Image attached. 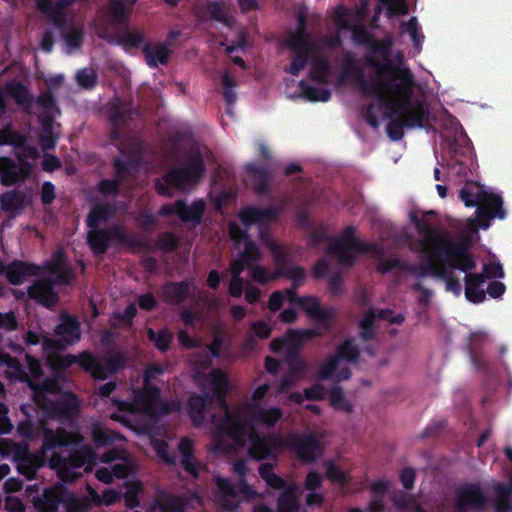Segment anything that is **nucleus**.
<instances>
[{
	"label": "nucleus",
	"mask_w": 512,
	"mask_h": 512,
	"mask_svg": "<svg viewBox=\"0 0 512 512\" xmlns=\"http://www.w3.org/2000/svg\"><path fill=\"white\" fill-rule=\"evenodd\" d=\"M47 352L45 364L49 369L50 376L40 384H74L70 379V373L74 366L82 369L95 380H106L115 375L126 366V357L121 352H113L109 356H99L88 350L78 355H61L59 351L45 350Z\"/></svg>",
	"instance_id": "f257e3e1"
},
{
	"label": "nucleus",
	"mask_w": 512,
	"mask_h": 512,
	"mask_svg": "<svg viewBox=\"0 0 512 512\" xmlns=\"http://www.w3.org/2000/svg\"><path fill=\"white\" fill-rule=\"evenodd\" d=\"M416 80L413 73L398 82H388L383 97H376L387 117H400L406 128H423L429 124L430 111L420 100H412Z\"/></svg>",
	"instance_id": "f03ea898"
},
{
	"label": "nucleus",
	"mask_w": 512,
	"mask_h": 512,
	"mask_svg": "<svg viewBox=\"0 0 512 512\" xmlns=\"http://www.w3.org/2000/svg\"><path fill=\"white\" fill-rule=\"evenodd\" d=\"M183 164L180 167H171L163 176V181L156 179L154 187L158 195L172 196V188L182 190L196 185L205 173L203 154L198 147H191L184 151Z\"/></svg>",
	"instance_id": "7ed1b4c3"
},
{
	"label": "nucleus",
	"mask_w": 512,
	"mask_h": 512,
	"mask_svg": "<svg viewBox=\"0 0 512 512\" xmlns=\"http://www.w3.org/2000/svg\"><path fill=\"white\" fill-rule=\"evenodd\" d=\"M439 252L444 255V260H441L440 271H443L445 275L437 276L436 279L445 281L446 291L453 293L455 296H460L462 285L460 280L453 274V270L465 273L470 272L476 268V260L469 252L466 243H439L433 250V255H438Z\"/></svg>",
	"instance_id": "20e7f679"
},
{
	"label": "nucleus",
	"mask_w": 512,
	"mask_h": 512,
	"mask_svg": "<svg viewBox=\"0 0 512 512\" xmlns=\"http://www.w3.org/2000/svg\"><path fill=\"white\" fill-rule=\"evenodd\" d=\"M459 198L467 207H476V219L482 229H488L491 220L506 218L503 199L499 194L487 192L476 182L466 183L459 191Z\"/></svg>",
	"instance_id": "39448f33"
},
{
	"label": "nucleus",
	"mask_w": 512,
	"mask_h": 512,
	"mask_svg": "<svg viewBox=\"0 0 512 512\" xmlns=\"http://www.w3.org/2000/svg\"><path fill=\"white\" fill-rule=\"evenodd\" d=\"M113 243L128 248L145 246L134 233H129L125 226L113 225L109 228H90L87 233V244L94 255L105 254Z\"/></svg>",
	"instance_id": "423d86ee"
},
{
	"label": "nucleus",
	"mask_w": 512,
	"mask_h": 512,
	"mask_svg": "<svg viewBox=\"0 0 512 512\" xmlns=\"http://www.w3.org/2000/svg\"><path fill=\"white\" fill-rule=\"evenodd\" d=\"M350 250L368 254L381 253L377 244L357 239L354 226H347L339 238H333L328 246L327 253L335 256L339 265L352 267L356 262V257L349 252Z\"/></svg>",
	"instance_id": "0eeeda50"
},
{
	"label": "nucleus",
	"mask_w": 512,
	"mask_h": 512,
	"mask_svg": "<svg viewBox=\"0 0 512 512\" xmlns=\"http://www.w3.org/2000/svg\"><path fill=\"white\" fill-rule=\"evenodd\" d=\"M298 25L286 41V47L291 52V62L285 67V72L292 76H299L315 53V45L306 33V18L299 14Z\"/></svg>",
	"instance_id": "6e6552de"
},
{
	"label": "nucleus",
	"mask_w": 512,
	"mask_h": 512,
	"mask_svg": "<svg viewBox=\"0 0 512 512\" xmlns=\"http://www.w3.org/2000/svg\"><path fill=\"white\" fill-rule=\"evenodd\" d=\"M213 393L220 398V404L225 411L224 418L216 425L221 436H227L235 445L242 446L247 433V423L238 413L230 412L225 397L233 386H211Z\"/></svg>",
	"instance_id": "1a4fd4ad"
},
{
	"label": "nucleus",
	"mask_w": 512,
	"mask_h": 512,
	"mask_svg": "<svg viewBox=\"0 0 512 512\" xmlns=\"http://www.w3.org/2000/svg\"><path fill=\"white\" fill-rule=\"evenodd\" d=\"M26 367L19 361L7 353L0 354V366L6 367V375L10 380H19L24 384H39L44 376L42 362L30 355H25Z\"/></svg>",
	"instance_id": "9d476101"
},
{
	"label": "nucleus",
	"mask_w": 512,
	"mask_h": 512,
	"mask_svg": "<svg viewBox=\"0 0 512 512\" xmlns=\"http://www.w3.org/2000/svg\"><path fill=\"white\" fill-rule=\"evenodd\" d=\"M345 78L352 79L363 95L383 97L384 88L387 81L378 78L374 83H370L366 77L364 70L357 64L354 54L347 51L343 55L342 72L338 78L340 84L345 82Z\"/></svg>",
	"instance_id": "9b49d317"
},
{
	"label": "nucleus",
	"mask_w": 512,
	"mask_h": 512,
	"mask_svg": "<svg viewBox=\"0 0 512 512\" xmlns=\"http://www.w3.org/2000/svg\"><path fill=\"white\" fill-rule=\"evenodd\" d=\"M60 321L54 329L57 339L44 337L42 346L44 350L64 351L81 339V324L70 314H61Z\"/></svg>",
	"instance_id": "f8f14e48"
},
{
	"label": "nucleus",
	"mask_w": 512,
	"mask_h": 512,
	"mask_svg": "<svg viewBox=\"0 0 512 512\" xmlns=\"http://www.w3.org/2000/svg\"><path fill=\"white\" fill-rule=\"evenodd\" d=\"M133 392V400L116 401L118 410L123 412H139L157 419V410L160 401V387L142 386L141 389L133 390Z\"/></svg>",
	"instance_id": "ddd939ff"
},
{
	"label": "nucleus",
	"mask_w": 512,
	"mask_h": 512,
	"mask_svg": "<svg viewBox=\"0 0 512 512\" xmlns=\"http://www.w3.org/2000/svg\"><path fill=\"white\" fill-rule=\"evenodd\" d=\"M489 498L478 483H464L455 491V509L457 512H484Z\"/></svg>",
	"instance_id": "4468645a"
},
{
	"label": "nucleus",
	"mask_w": 512,
	"mask_h": 512,
	"mask_svg": "<svg viewBox=\"0 0 512 512\" xmlns=\"http://www.w3.org/2000/svg\"><path fill=\"white\" fill-rule=\"evenodd\" d=\"M248 455L256 461L275 460L284 447V439L273 434L260 435L253 432L249 436Z\"/></svg>",
	"instance_id": "2eb2a0df"
},
{
	"label": "nucleus",
	"mask_w": 512,
	"mask_h": 512,
	"mask_svg": "<svg viewBox=\"0 0 512 512\" xmlns=\"http://www.w3.org/2000/svg\"><path fill=\"white\" fill-rule=\"evenodd\" d=\"M82 442L83 437L79 433L69 432L62 427L57 429L44 428L40 450L44 455L47 451H55L57 449L74 451Z\"/></svg>",
	"instance_id": "dca6fc26"
},
{
	"label": "nucleus",
	"mask_w": 512,
	"mask_h": 512,
	"mask_svg": "<svg viewBox=\"0 0 512 512\" xmlns=\"http://www.w3.org/2000/svg\"><path fill=\"white\" fill-rule=\"evenodd\" d=\"M284 447L296 452L303 463H313L322 454L319 439L314 434H290L284 440Z\"/></svg>",
	"instance_id": "f3484780"
},
{
	"label": "nucleus",
	"mask_w": 512,
	"mask_h": 512,
	"mask_svg": "<svg viewBox=\"0 0 512 512\" xmlns=\"http://www.w3.org/2000/svg\"><path fill=\"white\" fill-rule=\"evenodd\" d=\"M215 484L220 494L219 504L226 511H236L238 509V504L230 498L243 495L247 499H250L255 494L246 479H240L237 487L230 479L217 476L215 477Z\"/></svg>",
	"instance_id": "a211bd4d"
},
{
	"label": "nucleus",
	"mask_w": 512,
	"mask_h": 512,
	"mask_svg": "<svg viewBox=\"0 0 512 512\" xmlns=\"http://www.w3.org/2000/svg\"><path fill=\"white\" fill-rule=\"evenodd\" d=\"M472 153L471 142L465 136L463 143L453 139L449 143L447 150L448 157L442 156V160L445 161V166L453 171L457 176H466L469 167L468 162L470 161Z\"/></svg>",
	"instance_id": "6ab92c4d"
},
{
	"label": "nucleus",
	"mask_w": 512,
	"mask_h": 512,
	"mask_svg": "<svg viewBox=\"0 0 512 512\" xmlns=\"http://www.w3.org/2000/svg\"><path fill=\"white\" fill-rule=\"evenodd\" d=\"M14 461L17 466L18 472L25 476L28 480H34L37 471L45 463V455L39 450L37 453H32L27 444L17 447L14 453Z\"/></svg>",
	"instance_id": "aec40b11"
},
{
	"label": "nucleus",
	"mask_w": 512,
	"mask_h": 512,
	"mask_svg": "<svg viewBox=\"0 0 512 512\" xmlns=\"http://www.w3.org/2000/svg\"><path fill=\"white\" fill-rule=\"evenodd\" d=\"M486 340L487 335L483 332L471 333L469 357L475 370L485 375H492L496 372V365L487 359L484 351L482 350V346Z\"/></svg>",
	"instance_id": "412c9836"
},
{
	"label": "nucleus",
	"mask_w": 512,
	"mask_h": 512,
	"mask_svg": "<svg viewBox=\"0 0 512 512\" xmlns=\"http://www.w3.org/2000/svg\"><path fill=\"white\" fill-rule=\"evenodd\" d=\"M283 364L286 366V376L278 384H294L309 373L308 363L301 355V350L291 348L287 355H283Z\"/></svg>",
	"instance_id": "4be33fe9"
},
{
	"label": "nucleus",
	"mask_w": 512,
	"mask_h": 512,
	"mask_svg": "<svg viewBox=\"0 0 512 512\" xmlns=\"http://www.w3.org/2000/svg\"><path fill=\"white\" fill-rule=\"evenodd\" d=\"M281 210L278 207L258 208L247 206L242 208L238 213V218L246 227L257 225L258 228L267 227L271 222L276 220Z\"/></svg>",
	"instance_id": "5701e85b"
},
{
	"label": "nucleus",
	"mask_w": 512,
	"mask_h": 512,
	"mask_svg": "<svg viewBox=\"0 0 512 512\" xmlns=\"http://www.w3.org/2000/svg\"><path fill=\"white\" fill-rule=\"evenodd\" d=\"M434 249H424L427 253V260L422 264L406 263L404 262L403 272L413 275L417 279L427 276L437 278V276H444V272L440 271L441 260H444V255L440 252L438 255H433Z\"/></svg>",
	"instance_id": "b1692460"
},
{
	"label": "nucleus",
	"mask_w": 512,
	"mask_h": 512,
	"mask_svg": "<svg viewBox=\"0 0 512 512\" xmlns=\"http://www.w3.org/2000/svg\"><path fill=\"white\" fill-rule=\"evenodd\" d=\"M27 296L45 308H53L59 302V296L54 290L53 282L46 279H38L27 288Z\"/></svg>",
	"instance_id": "393cba45"
},
{
	"label": "nucleus",
	"mask_w": 512,
	"mask_h": 512,
	"mask_svg": "<svg viewBox=\"0 0 512 512\" xmlns=\"http://www.w3.org/2000/svg\"><path fill=\"white\" fill-rule=\"evenodd\" d=\"M365 64L373 67L376 74L381 76L389 77L387 82H398L408 76L412 71L407 67H402L399 64H394L391 61L381 63L373 54H366L364 56Z\"/></svg>",
	"instance_id": "a878e982"
},
{
	"label": "nucleus",
	"mask_w": 512,
	"mask_h": 512,
	"mask_svg": "<svg viewBox=\"0 0 512 512\" xmlns=\"http://www.w3.org/2000/svg\"><path fill=\"white\" fill-rule=\"evenodd\" d=\"M40 272L39 265L16 259L8 264L6 278L12 285H21L28 277L38 276Z\"/></svg>",
	"instance_id": "bb28decb"
},
{
	"label": "nucleus",
	"mask_w": 512,
	"mask_h": 512,
	"mask_svg": "<svg viewBox=\"0 0 512 512\" xmlns=\"http://www.w3.org/2000/svg\"><path fill=\"white\" fill-rule=\"evenodd\" d=\"M66 489L62 486L46 488L42 495L35 498L34 505L38 512H57L63 504Z\"/></svg>",
	"instance_id": "cd10ccee"
},
{
	"label": "nucleus",
	"mask_w": 512,
	"mask_h": 512,
	"mask_svg": "<svg viewBox=\"0 0 512 512\" xmlns=\"http://www.w3.org/2000/svg\"><path fill=\"white\" fill-rule=\"evenodd\" d=\"M247 173L254 177L253 189L257 195H266L270 191L272 173L264 163L250 162L245 165Z\"/></svg>",
	"instance_id": "c85d7f7f"
},
{
	"label": "nucleus",
	"mask_w": 512,
	"mask_h": 512,
	"mask_svg": "<svg viewBox=\"0 0 512 512\" xmlns=\"http://www.w3.org/2000/svg\"><path fill=\"white\" fill-rule=\"evenodd\" d=\"M351 377L350 368L341 363L334 355L321 364L318 369V378L320 380H334L337 384L340 381L349 380Z\"/></svg>",
	"instance_id": "c756f323"
},
{
	"label": "nucleus",
	"mask_w": 512,
	"mask_h": 512,
	"mask_svg": "<svg viewBox=\"0 0 512 512\" xmlns=\"http://www.w3.org/2000/svg\"><path fill=\"white\" fill-rule=\"evenodd\" d=\"M190 294V285L187 281H168L160 290L162 300L169 305L182 304Z\"/></svg>",
	"instance_id": "7c9ffc66"
},
{
	"label": "nucleus",
	"mask_w": 512,
	"mask_h": 512,
	"mask_svg": "<svg viewBox=\"0 0 512 512\" xmlns=\"http://www.w3.org/2000/svg\"><path fill=\"white\" fill-rule=\"evenodd\" d=\"M206 203L203 199H197L188 205L184 199L177 200L178 218L183 223L199 225L205 213Z\"/></svg>",
	"instance_id": "2f4dec72"
},
{
	"label": "nucleus",
	"mask_w": 512,
	"mask_h": 512,
	"mask_svg": "<svg viewBox=\"0 0 512 512\" xmlns=\"http://www.w3.org/2000/svg\"><path fill=\"white\" fill-rule=\"evenodd\" d=\"M187 505L188 500L184 496L161 490L152 504V509L161 512H184Z\"/></svg>",
	"instance_id": "473e14b6"
},
{
	"label": "nucleus",
	"mask_w": 512,
	"mask_h": 512,
	"mask_svg": "<svg viewBox=\"0 0 512 512\" xmlns=\"http://www.w3.org/2000/svg\"><path fill=\"white\" fill-rule=\"evenodd\" d=\"M178 451L181 455L180 465L192 478L199 477L200 464L194 457V444L192 440L184 437L178 443Z\"/></svg>",
	"instance_id": "72a5a7b5"
},
{
	"label": "nucleus",
	"mask_w": 512,
	"mask_h": 512,
	"mask_svg": "<svg viewBox=\"0 0 512 512\" xmlns=\"http://www.w3.org/2000/svg\"><path fill=\"white\" fill-rule=\"evenodd\" d=\"M27 205V196L21 190L14 189L0 195V208L11 217H15Z\"/></svg>",
	"instance_id": "f704fd0d"
},
{
	"label": "nucleus",
	"mask_w": 512,
	"mask_h": 512,
	"mask_svg": "<svg viewBox=\"0 0 512 512\" xmlns=\"http://www.w3.org/2000/svg\"><path fill=\"white\" fill-rule=\"evenodd\" d=\"M19 165L16 161L7 156L0 157V183L3 186H12L19 182L28 180L23 174L18 172Z\"/></svg>",
	"instance_id": "c9c22d12"
},
{
	"label": "nucleus",
	"mask_w": 512,
	"mask_h": 512,
	"mask_svg": "<svg viewBox=\"0 0 512 512\" xmlns=\"http://www.w3.org/2000/svg\"><path fill=\"white\" fill-rule=\"evenodd\" d=\"M464 281L466 299L475 304L482 303L486 299V292L481 288L485 283L484 277L478 273L467 272Z\"/></svg>",
	"instance_id": "e433bc0d"
},
{
	"label": "nucleus",
	"mask_w": 512,
	"mask_h": 512,
	"mask_svg": "<svg viewBox=\"0 0 512 512\" xmlns=\"http://www.w3.org/2000/svg\"><path fill=\"white\" fill-rule=\"evenodd\" d=\"M284 412L279 407H258L255 406L250 411L251 419L257 424L273 427L275 426L283 417Z\"/></svg>",
	"instance_id": "4c0bfd02"
},
{
	"label": "nucleus",
	"mask_w": 512,
	"mask_h": 512,
	"mask_svg": "<svg viewBox=\"0 0 512 512\" xmlns=\"http://www.w3.org/2000/svg\"><path fill=\"white\" fill-rule=\"evenodd\" d=\"M15 157L17 159V165H19L18 172L27 177L28 179L31 177L33 173V164L29 162L30 159L35 160L38 158L39 153L38 150L26 143L23 146H19L15 148Z\"/></svg>",
	"instance_id": "58836bf2"
},
{
	"label": "nucleus",
	"mask_w": 512,
	"mask_h": 512,
	"mask_svg": "<svg viewBox=\"0 0 512 512\" xmlns=\"http://www.w3.org/2000/svg\"><path fill=\"white\" fill-rule=\"evenodd\" d=\"M115 214L116 208L114 204L98 203L90 209L85 222L88 228H97L100 222L108 221L113 218Z\"/></svg>",
	"instance_id": "ea45409f"
},
{
	"label": "nucleus",
	"mask_w": 512,
	"mask_h": 512,
	"mask_svg": "<svg viewBox=\"0 0 512 512\" xmlns=\"http://www.w3.org/2000/svg\"><path fill=\"white\" fill-rule=\"evenodd\" d=\"M210 402L209 395L200 396L193 394L187 401V413L195 426H199L205 419V408Z\"/></svg>",
	"instance_id": "a19ab883"
},
{
	"label": "nucleus",
	"mask_w": 512,
	"mask_h": 512,
	"mask_svg": "<svg viewBox=\"0 0 512 512\" xmlns=\"http://www.w3.org/2000/svg\"><path fill=\"white\" fill-rule=\"evenodd\" d=\"M142 52L150 68H156L158 64L166 65L170 56V51L164 44L152 46L149 43H145L142 47Z\"/></svg>",
	"instance_id": "79ce46f5"
},
{
	"label": "nucleus",
	"mask_w": 512,
	"mask_h": 512,
	"mask_svg": "<svg viewBox=\"0 0 512 512\" xmlns=\"http://www.w3.org/2000/svg\"><path fill=\"white\" fill-rule=\"evenodd\" d=\"M277 512H299L300 501L297 495L296 486L285 488L277 498Z\"/></svg>",
	"instance_id": "37998d69"
},
{
	"label": "nucleus",
	"mask_w": 512,
	"mask_h": 512,
	"mask_svg": "<svg viewBox=\"0 0 512 512\" xmlns=\"http://www.w3.org/2000/svg\"><path fill=\"white\" fill-rule=\"evenodd\" d=\"M68 452L67 457H61L57 453H53L51 462L61 463L63 465L68 464L74 468H80L85 464L86 458L91 454L88 448L81 447V445L76 450Z\"/></svg>",
	"instance_id": "c03bdc74"
},
{
	"label": "nucleus",
	"mask_w": 512,
	"mask_h": 512,
	"mask_svg": "<svg viewBox=\"0 0 512 512\" xmlns=\"http://www.w3.org/2000/svg\"><path fill=\"white\" fill-rule=\"evenodd\" d=\"M38 11L50 18L54 25L63 29L67 22L64 11L58 10L52 6V0H34Z\"/></svg>",
	"instance_id": "a18cd8bd"
},
{
	"label": "nucleus",
	"mask_w": 512,
	"mask_h": 512,
	"mask_svg": "<svg viewBox=\"0 0 512 512\" xmlns=\"http://www.w3.org/2000/svg\"><path fill=\"white\" fill-rule=\"evenodd\" d=\"M7 92L12 97L18 106L29 109L33 102V96L30 94L28 88L21 82H11L6 86Z\"/></svg>",
	"instance_id": "49530a36"
},
{
	"label": "nucleus",
	"mask_w": 512,
	"mask_h": 512,
	"mask_svg": "<svg viewBox=\"0 0 512 512\" xmlns=\"http://www.w3.org/2000/svg\"><path fill=\"white\" fill-rule=\"evenodd\" d=\"M494 493L495 512H507L510 508V499L512 497V477L510 484L497 483L494 486Z\"/></svg>",
	"instance_id": "de8ad7c7"
},
{
	"label": "nucleus",
	"mask_w": 512,
	"mask_h": 512,
	"mask_svg": "<svg viewBox=\"0 0 512 512\" xmlns=\"http://www.w3.org/2000/svg\"><path fill=\"white\" fill-rule=\"evenodd\" d=\"M331 72V64L325 57H319L314 60L309 71V77L312 81L327 84Z\"/></svg>",
	"instance_id": "09e8293b"
},
{
	"label": "nucleus",
	"mask_w": 512,
	"mask_h": 512,
	"mask_svg": "<svg viewBox=\"0 0 512 512\" xmlns=\"http://www.w3.org/2000/svg\"><path fill=\"white\" fill-rule=\"evenodd\" d=\"M337 357L339 362L341 363V360L350 362V363H357L360 359V349L355 344L354 338H348L344 340L336 350V353L334 355Z\"/></svg>",
	"instance_id": "8fccbe9b"
},
{
	"label": "nucleus",
	"mask_w": 512,
	"mask_h": 512,
	"mask_svg": "<svg viewBox=\"0 0 512 512\" xmlns=\"http://www.w3.org/2000/svg\"><path fill=\"white\" fill-rule=\"evenodd\" d=\"M147 337L160 352H166L170 349L174 336L168 328H162L157 332L152 328H148Z\"/></svg>",
	"instance_id": "3c124183"
},
{
	"label": "nucleus",
	"mask_w": 512,
	"mask_h": 512,
	"mask_svg": "<svg viewBox=\"0 0 512 512\" xmlns=\"http://www.w3.org/2000/svg\"><path fill=\"white\" fill-rule=\"evenodd\" d=\"M298 85L303 97L310 102H327L331 98V92L328 89L313 87L305 80H301Z\"/></svg>",
	"instance_id": "603ef678"
},
{
	"label": "nucleus",
	"mask_w": 512,
	"mask_h": 512,
	"mask_svg": "<svg viewBox=\"0 0 512 512\" xmlns=\"http://www.w3.org/2000/svg\"><path fill=\"white\" fill-rule=\"evenodd\" d=\"M108 8L111 19L116 25L128 26L130 10L127 9L123 0H110Z\"/></svg>",
	"instance_id": "864d4df0"
},
{
	"label": "nucleus",
	"mask_w": 512,
	"mask_h": 512,
	"mask_svg": "<svg viewBox=\"0 0 512 512\" xmlns=\"http://www.w3.org/2000/svg\"><path fill=\"white\" fill-rule=\"evenodd\" d=\"M329 400L331 406L336 410L344 411L350 414L353 411V405L348 401L343 392L342 386H330Z\"/></svg>",
	"instance_id": "5fc2aeb1"
},
{
	"label": "nucleus",
	"mask_w": 512,
	"mask_h": 512,
	"mask_svg": "<svg viewBox=\"0 0 512 512\" xmlns=\"http://www.w3.org/2000/svg\"><path fill=\"white\" fill-rule=\"evenodd\" d=\"M375 314L372 310L368 311L359 321V337L363 342L371 341L376 336Z\"/></svg>",
	"instance_id": "6e6d98bb"
},
{
	"label": "nucleus",
	"mask_w": 512,
	"mask_h": 512,
	"mask_svg": "<svg viewBox=\"0 0 512 512\" xmlns=\"http://www.w3.org/2000/svg\"><path fill=\"white\" fill-rule=\"evenodd\" d=\"M415 227L419 233L424 235V239L421 241V245L424 247V249H426L428 246L431 247L430 249H435L439 243L447 242L438 241L435 239V231L426 219L420 218Z\"/></svg>",
	"instance_id": "4d7b16f0"
},
{
	"label": "nucleus",
	"mask_w": 512,
	"mask_h": 512,
	"mask_svg": "<svg viewBox=\"0 0 512 512\" xmlns=\"http://www.w3.org/2000/svg\"><path fill=\"white\" fill-rule=\"evenodd\" d=\"M26 142V136L14 130L11 125L0 129V146L11 145L14 148H18L19 146H23Z\"/></svg>",
	"instance_id": "13d9d810"
},
{
	"label": "nucleus",
	"mask_w": 512,
	"mask_h": 512,
	"mask_svg": "<svg viewBox=\"0 0 512 512\" xmlns=\"http://www.w3.org/2000/svg\"><path fill=\"white\" fill-rule=\"evenodd\" d=\"M207 10L211 20L218 21L227 27L232 25V17L225 12L223 1H211L207 4Z\"/></svg>",
	"instance_id": "bf43d9fd"
},
{
	"label": "nucleus",
	"mask_w": 512,
	"mask_h": 512,
	"mask_svg": "<svg viewBox=\"0 0 512 512\" xmlns=\"http://www.w3.org/2000/svg\"><path fill=\"white\" fill-rule=\"evenodd\" d=\"M63 505L66 512H88L91 509L90 499L86 496H64Z\"/></svg>",
	"instance_id": "052dcab7"
},
{
	"label": "nucleus",
	"mask_w": 512,
	"mask_h": 512,
	"mask_svg": "<svg viewBox=\"0 0 512 512\" xmlns=\"http://www.w3.org/2000/svg\"><path fill=\"white\" fill-rule=\"evenodd\" d=\"M336 318V310L332 307H321L311 319L315 320L324 330L329 332L334 324Z\"/></svg>",
	"instance_id": "680f3d73"
},
{
	"label": "nucleus",
	"mask_w": 512,
	"mask_h": 512,
	"mask_svg": "<svg viewBox=\"0 0 512 512\" xmlns=\"http://www.w3.org/2000/svg\"><path fill=\"white\" fill-rule=\"evenodd\" d=\"M115 42L125 47L139 48L144 42V35L139 30H126Z\"/></svg>",
	"instance_id": "e2e57ef3"
},
{
	"label": "nucleus",
	"mask_w": 512,
	"mask_h": 512,
	"mask_svg": "<svg viewBox=\"0 0 512 512\" xmlns=\"http://www.w3.org/2000/svg\"><path fill=\"white\" fill-rule=\"evenodd\" d=\"M238 256L248 264V267H250L256 264V262L260 259L261 252L253 240L247 239V241L244 243L243 251L239 252Z\"/></svg>",
	"instance_id": "0e129e2a"
},
{
	"label": "nucleus",
	"mask_w": 512,
	"mask_h": 512,
	"mask_svg": "<svg viewBox=\"0 0 512 512\" xmlns=\"http://www.w3.org/2000/svg\"><path fill=\"white\" fill-rule=\"evenodd\" d=\"M70 265L67 261V257L65 252L62 249H57L51 259L46 261L44 264V269L48 274L57 273L58 270Z\"/></svg>",
	"instance_id": "69168bd1"
},
{
	"label": "nucleus",
	"mask_w": 512,
	"mask_h": 512,
	"mask_svg": "<svg viewBox=\"0 0 512 512\" xmlns=\"http://www.w3.org/2000/svg\"><path fill=\"white\" fill-rule=\"evenodd\" d=\"M290 333L295 342V344H293V347H295V349L298 350H302L305 341L322 335V332H320L318 329L313 328L290 330Z\"/></svg>",
	"instance_id": "338daca9"
},
{
	"label": "nucleus",
	"mask_w": 512,
	"mask_h": 512,
	"mask_svg": "<svg viewBox=\"0 0 512 512\" xmlns=\"http://www.w3.org/2000/svg\"><path fill=\"white\" fill-rule=\"evenodd\" d=\"M75 79L77 84L86 90L93 89L98 82V76L96 72L88 68L78 70Z\"/></svg>",
	"instance_id": "774afa93"
}]
</instances>
